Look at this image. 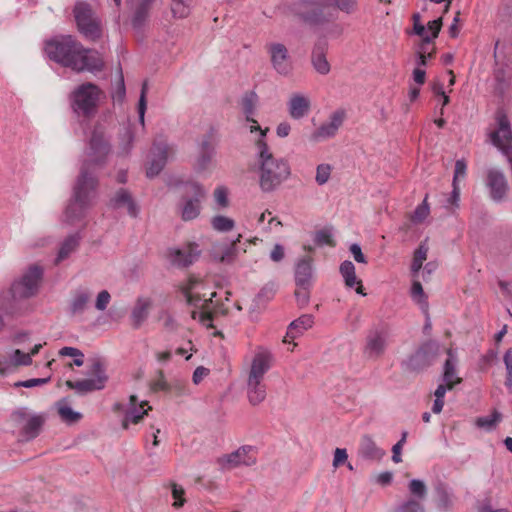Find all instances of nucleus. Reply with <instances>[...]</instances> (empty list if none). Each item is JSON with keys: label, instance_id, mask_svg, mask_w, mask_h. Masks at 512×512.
I'll return each instance as SVG.
<instances>
[{"label": "nucleus", "instance_id": "nucleus-1", "mask_svg": "<svg viewBox=\"0 0 512 512\" xmlns=\"http://www.w3.org/2000/svg\"><path fill=\"white\" fill-rule=\"evenodd\" d=\"M44 51L50 60L77 72L100 70L103 66L95 51L85 49L70 35L47 41Z\"/></svg>", "mask_w": 512, "mask_h": 512}, {"label": "nucleus", "instance_id": "nucleus-2", "mask_svg": "<svg viewBox=\"0 0 512 512\" xmlns=\"http://www.w3.org/2000/svg\"><path fill=\"white\" fill-rule=\"evenodd\" d=\"M256 166L259 175V186L263 192H272L286 181L291 169L287 160L276 157L268 143L262 140L257 143L255 152Z\"/></svg>", "mask_w": 512, "mask_h": 512}, {"label": "nucleus", "instance_id": "nucleus-3", "mask_svg": "<svg viewBox=\"0 0 512 512\" xmlns=\"http://www.w3.org/2000/svg\"><path fill=\"white\" fill-rule=\"evenodd\" d=\"M98 197V179L83 170L73 186L72 198L64 211V221L75 224L81 221Z\"/></svg>", "mask_w": 512, "mask_h": 512}, {"label": "nucleus", "instance_id": "nucleus-4", "mask_svg": "<svg viewBox=\"0 0 512 512\" xmlns=\"http://www.w3.org/2000/svg\"><path fill=\"white\" fill-rule=\"evenodd\" d=\"M42 277L41 266L36 264L29 266L23 275L11 284L8 291L0 292V311L6 315H14L15 302L34 297L38 293Z\"/></svg>", "mask_w": 512, "mask_h": 512}, {"label": "nucleus", "instance_id": "nucleus-5", "mask_svg": "<svg viewBox=\"0 0 512 512\" xmlns=\"http://www.w3.org/2000/svg\"><path fill=\"white\" fill-rule=\"evenodd\" d=\"M391 341V330L381 322L370 327L366 333L362 353L365 359L377 361L384 356Z\"/></svg>", "mask_w": 512, "mask_h": 512}, {"label": "nucleus", "instance_id": "nucleus-6", "mask_svg": "<svg viewBox=\"0 0 512 512\" xmlns=\"http://www.w3.org/2000/svg\"><path fill=\"white\" fill-rule=\"evenodd\" d=\"M110 152L111 145L107 140L104 131L96 127L89 140V145L85 152V158L80 168V173L83 170H86L87 173L95 176L91 169L103 166L106 163Z\"/></svg>", "mask_w": 512, "mask_h": 512}, {"label": "nucleus", "instance_id": "nucleus-7", "mask_svg": "<svg viewBox=\"0 0 512 512\" xmlns=\"http://www.w3.org/2000/svg\"><path fill=\"white\" fill-rule=\"evenodd\" d=\"M205 197L206 190L200 183L191 182L187 184L185 191L177 204V214L185 222L198 218L201 213L202 202Z\"/></svg>", "mask_w": 512, "mask_h": 512}, {"label": "nucleus", "instance_id": "nucleus-8", "mask_svg": "<svg viewBox=\"0 0 512 512\" xmlns=\"http://www.w3.org/2000/svg\"><path fill=\"white\" fill-rule=\"evenodd\" d=\"M199 287L200 284L198 282L189 281V283L182 288V293L187 304L196 308V310H193L191 313L192 318H198L203 325L211 326L212 312L210 304L212 303L213 297L216 296V293H211L210 298L206 299L204 296L202 297L198 291Z\"/></svg>", "mask_w": 512, "mask_h": 512}, {"label": "nucleus", "instance_id": "nucleus-9", "mask_svg": "<svg viewBox=\"0 0 512 512\" xmlns=\"http://www.w3.org/2000/svg\"><path fill=\"white\" fill-rule=\"evenodd\" d=\"M334 2L343 12H353L357 0H301L299 6L302 18L310 23H320L325 20L323 7Z\"/></svg>", "mask_w": 512, "mask_h": 512}, {"label": "nucleus", "instance_id": "nucleus-10", "mask_svg": "<svg viewBox=\"0 0 512 512\" xmlns=\"http://www.w3.org/2000/svg\"><path fill=\"white\" fill-rule=\"evenodd\" d=\"M99 96V88L92 83L78 86L71 96L74 112L83 116L93 115L96 111Z\"/></svg>", "mask_w": 512, "mask_h": 512}, {"label": "nucleus", "instance_id": "nucleus-11", "mask_svg": "<svg viewBox=\"0 0 512 512\" xmlns=\"http://www.w3.org/2000/svg\"><path fill=\"white\" fill-rule=\"evenodd\" d=\"M89 373L94 377L77 381L68 380L66 381V386L79 395L102 390L108 380L104 364L99 359L94 360L90 366Z\"/></svg>", "mask_w": 512, "mask_h": 512}, {"label": "nucleus", "instance_id": "nucleus-12", "mask_svg": "<svg viewBox=\"0 0 512 512\" xmlns=\"http://www.w3.org/2000/svg\"><path fill=\"white\" fill-rule=\"evenodd\" d=\"M175 155L173 145L167 143L164 139H156L153 142L149 160L146 167V176L154 178L164 169L168 160Z\"/></svg>", "mask_w": 512, "mask_h": 512}, {"label": "nucleus", "instance_id": "nucleus-13", "mask_svg": "<svg viewBox=\"0 0 512 512\" xmlns=\"http://www.w3.org/2000/svg\"><path fill=\"white\" fill-rule=\"evenodd\" d=\"M11 421L21 428L23 440L29 441L36 438L44 424V417L38 414H31L27 408H19L11 414Z\"/></svg>", "mask_w": 512, "mask_h": 512}, {"label": "nucleus", "instance_id": "nucleus-14", "mask_svg": "<svg viewBox=\"0 0 512 512\" xmlns=\"http://www.w3.org/2000/svg\"><path fill=\"white\" fill-rule=\"evenodd\" d=\"M74 16L79 31L86 37L95 39L100 36V25L92 8L85 2H79L74 7Z\"/></svg>", "mask_w": 512, "mask_h": 512}, {"label": "nucleus", "instance_id": "nucleus-15", "mask_svg": "<svg viewBox=\"0 0 512 512\" xmlns=\"http://www.w3.org/2000/svg\"><path fill=\"white\" fill-rule=\"evenodd\" d=\"M346 111L344 109H336L328 119L315 129L310 138L313 142H321L334 138L346 120Z\"/></svg>", "mask_w": 512, "mask_h": 512}, {"label": "nucleus", "instance_id": "nucleus-16", "mask_svg": "<svg viewBox=\"0 0 512 512\" xmlns=\"http://www.w3.org/2000/svg\"><path fill=\"white\" fill-rule=\"evenodd\" d=\"M439 353V344L436 341H427L422 344L407 360V368L419 371L430 366Z\"/></svg>", "mask_w": 512, "mask_h": 512}, {"label": "nucleus", "instance_id": "nucleus-17", "mask_svg": "<svg viewBox=\"0 0 512 512\" xmlns=\"http://www.w3.org/2000/svg\"><path fill=\"white\" fill-rule=\"evenodd\" d=\"M217 462L223 470H231L241 465L251 466L256 463L255 449L252 446H242L219 457Z\"/></svg>", "mask_w": 512, "mask_h": 512}, {"label": "nucleus", "instance_id": "nucleus-18", "mask_svg": "<svg viewBox=\"0 0 512 512\" xmlns=\"http://www.w3.org/2000/svg\"><path fill=\"white\" fill-rule=\"evenodd\" d=\"M268 52L276 72L283 76L289 75L292 71V63L287 48L281 43H271L268 45Z\"/></svg>", "mask_w": 512, "mask_h": 512}, {"label": "nucleus", "instance_id": "nucleus-19", "mask_svg": "<svg viewBox=\"0 0 512 512\" xmlns=\"http://www.w3.org/2000/svg\"><path fill=\"white\" fill-rule=\"evenodd\" d=\"M486 185L489 188L490 197L500 202L504 199L508 191V183L504 173L496 168L487 171Z\"/></svg>", "mask_w": 512, "mask_h": 512}, {"label": "nucleus", "instance_id": "nucleus-20", "mask_svg": "<svg viewBox=\"0 0 512 512\" xmlns=\"http://www.w3.org/2000/svg\"><path fill=\"white\" fill-rule=\"evenodd\" d=\"M287 112L294 120H301L306 117L311 110V100L309 96L302 93H293L287 101Z\"/></svg>", "mask_w": 512, "mask_h": 512}, {"label": "nucleus", "instance_id": "nucleus-21", "mask_svg": "<svg viewBox=\"0 0 512 512\" xmlns=\"http://www.w3.org/2000/svg\"><path fill=\"white\" fill-rule=\"evenodd\" d=\"M357 453L360 458L370 462H379L386 455L370 435L361 437Z\"/></svg>", "mask_w": 512, "mask_h": 512}, {"label": "nucleus", "instance_id": "nucleus-22", "mask_svg": "<svg viewBox=\"0 0 512 512\" xmlns=\"http://www.w3.org/2000/svg\"><path fill=\"white\" fill-rule=\"evenodd\" d=\"M109 207L112 209L126 208L129 216L136 218L139 214V207L130 192L120 188L115 192L109 201Z\"/></svg>", "mask_w": 512, "mask_h": 512}, {"label": "nucleus", "instance_id": "nucleus-23", "mask_svg": "<svg viewBox=\"0 0 512 512\" xmlns=\"http://www.w3.org/2000/svg\"><path fill=\"white\" fill-rule=\"evenodd\" d=\"M328 50V42L326 39H319L312 50L311 62L317 73L326 75L330 72V64L326 58Z\"/></svg>", "mask_w": 512, "mask_h": 512}, {"label": "nucleus", "instance_id": "nucleus-24", "mask_svg": "<svg viewBox=\"0 0 512 512\" xmlns=\"http://www.w3.org/2000/svg\"><path fill=\"white\" fill-rule=\"evenodd\" d=\"M150 409L151 407L147 401H139L136 395H131L125 409L124 427L127 426L128 422L138 423Z\"/></svg>", "mask_w": 512, "mask_h": 512}, {"label": "nucleus", "instance_id": "nucleus-25", "mask_svg": "<svg viewBox=\"0 0 512 512\" xmlns=\"http://www.w3.org/2000/svg\"><path fill=\"white\" fill-rule=\"evenodd\" d=\"M81 235L79 232L67 236L61 243L54 260L55 265L60 264L62 261L68 259L78 249L81 242Z\"/></svg>", "mask_w": 512, "mask_h": 512}, {"label": "nucleus", "instance_id": "nucleus-26", "mask_svg": "<svg viewBox=\"0 0 512 512\" xmlns=\"http://www.w3.org/2000/svg\"><path fill=\"white\" fill-rule=\"evenodd\" d=\"M271 356L267 352L257 353L251 363V368L248 374V378L264 380V376L270 369Z\"/></svg>", "mask_w": 512, "mask_h": 512}, {"label": "nucleus", "instance_id": "nucleus-27", "mask_svg": "<svg viewBox=\"0 0 512 512\" xmlns=\"http://www.w3.org/2000/svg\"><path fill=\"white\" fill-rule=\"evenodd\" d=\"M339 270H340V274L342 275V277L344 279L345 285L348 288L356 287L355 288L356 293H358L360 295H365V293L363 291L362 282H361V280H359L357 278L356 272H355V266L351 261L345 260L344 262H342Z\"/></svg>", "mask_w": 512, "mask_h": 512}, {"label": "nucleus", "instance_id": "nucleus-28", "mask_svg": "<svg viewBox=\"0 0 512 512\" xmlns=\"http://www.w3.org/2000/svg\"><path fill=\"white\" fill-rule=\"evenodd\" d=\"M171 256L174 264L181 267H187L198 258L199 250L195 244H189L183 249L174 250Z\"/></svg>", "mask_w": 512, "mask_h": 512}, {"label": "nucleus", "instance_id": "nucleus-29", "mask_svg": "<svg viewBox=\"0 0 512 512\" xmlns=\"http://www.w3.org/2000/svg\"><path fill=\"white\" fill-rule=\"evenodd\" d=\"M247 397L251 405L256 406L266 398V386L263 380L247 379Z\"/></svg>", "mask_w": 512, "mask_h": 512}, {"label": "nucleus", "instance_id": "nucleus-30", "mask_svg": "<svg viewBox=\"0 0 512 512\" xmlns=\"http://www.w3.org/2000/svg\"><path fill=\"white\" fill-rule=\"evenodd\" d=\"M91 300V292L86 289L75 291L70 301V313L72 315L83 314Z\"/></svg>", "mask_w": 512, "mask_h": 512}, {"label": "nucleus", "instance_id": "nucleus-31", "mask_svg": "<svg viewBox=\"0 0 512 512\" xmlns=\"http://www.w3.org/2000/svg\"><path fill=\"white\" fill-rule=\"evenodd\" d=\"M447 354L448 358L444 363L442 380L443 382L450 384L454 387L456 384H459L461 382V378L457 377L456 375L457 359L452 349H448Z\"/></svg>", "mask_w": 512, "mask_h": 512}, {"label": "nucleus", "instance_id": "nucleus-32", "mask_svg": "<svg viewBox=\"0 0 512 512\" xmlns=\"http://www.w3.org/2000/svg\"><path fill=\"white\" fill-rule=\"evenodd\" d=\"M151 302L146 298H138L131 312V321L134 328H139L149 314Z\"/></svg>", "mask_w": 512, "mask_h": 512}, {"label": "nucleus", "instance_id": "nucleus-33", "mask_svg": "<svg viewBox=\"0 0 512 512\" xmlns=\"http://www.w3.org/2000/svg\"><path fill=\"white\" fill-rule=\"evenodd\" d=\"M312 278V266L308 260H301L296 266L295 282L296 285L304 290L309 288Z\"/></svg>", "mask_w": 512, "mask_h": 512}, {"label": "nucleus", "instance_id": "nucleus-34", "mask_svg": "<svg viewBox=\"0 0 512 512\" xmlns=\"http://www.w3.org/2000/svg\"><path fill=\"white\" fill-rule=\"evenodd\" d=\"M314 324L313 317L305 314L290 323L287 337L295 338L301 335L304 331L311 328Z\"/></svg>", "mask_w": 512, "mask_h": 512}, {"label": "nucleus", "instance_id": "nucleus-35", "mask_svg": "<svg viewBox=\"0 0 512 512\" xmlns=\"http://www.w3.org/2000/svg\"><path fill=\"white\" fill-rule=\"evenodd\" d=\"M135 2V13L132 20L134 27H141L145 22L153 0H133Z\"/></svg>", "mask_w": 512, "mask_h": 512}, {"label": "nucleus", "instance_id": "nucleus-36", "mask_svg": "<svg viewBox=\"0 0 512 512\" xmlns=\"http://www.w3.org/2000/svg\"><path fill=\"white\" fill-rule=\"evenodd\" d=\"M217 154L216 150H210L209 152L199 151V154L195 160L194 169L198 173H202L210 168L212 165L215 156Z\"/></svg>", "mask_w": 512, "mask_h": 512}, {"label": "nucleus", "instance_id": "nucleus-37", "mask_svg": "<svg viewBox=\"0 0 512 512\" xmlns=\"http://www.w3.org/2000/svg\"><path fill=\"white\" fill-rule=\"evenodd\" d=\"M428 247L425 243H421L419 247L415 250L413 261L411 264V272L414 277L418 276L420 272L423 262L427 259Z\"/></svg>", "mask_w": 512, "mask_h": 512}, {"label": "nucleus", "instance_id": "nucleus-38", "mask_svg": "<svg viewBox=\"0 0 512 512\" xmlns=\"http://www.w3.org/2000/svg\"><path fill=\"white\" fill-rule=\"evenodd\" d=\"M211 226L217 232H229L234 229L235 221L224 215H216L211 219Z\"/></svg>", "mask_w": 512, "mask_h": 512}, {"label": "nucleus", "instance_id": "nucleus-39", "mask_svg": "<svg viewBox=\"0 0 512 512\" xmlns=\"http://www.w3.org/2000/svg\"><path fill=\"white\" fill-rule=\"evenodd\" d=\"M502 415L498 411H493L491 415L478 417L476 426L486 431H491L501 421Z\"/></svg>", "mask_w": 512, "mask_h": 512}, {"label": "nucleus", "instance_id": "nucleus-40", "mask_svg": "<svg viewBox=\"0 0 512 512\" xmlns=\"http://www.w3.org/2000/svg\"><path fill=\"white\" fill-rule=\"evenodd\" d=\"M193 0H173L171 11L174 17L186 18L191 13Z\"/></svg>", "mask_w": 512, "mask_h": 512}, {"label": "nucleus", "instance_id": "nucleus-41", "mask_svg": "<svg viewBox=\"0 0 512 512\" xmlns=\"http://www.w3.org/2000/svg\"><path fill=\"white\" fill-rule=\"evenodd\" d=\"M241 235H238V237L232 241V243L229 246H226L221 254L219 255L218 259L222 263H232L237 255H238V247L237 244L240 242Z\"/></svg>", "mask_w": 512, "mask_h": 512}, {"label": "nucleus", "instance_id": "nucleus-42", "mask_svg": "<svg viewBox=\"0 0 512 512\" xmlns=\"http://www.w3.org/2000/svg\"><path fill=\"white\" fill-rule=\"evenodd\" d=\"M58 413L66 423H75L82 417L79 412L74 411L70 406L62 402L58 404Z\"/></svg>", "mask_w": 512, "mask_h": 512}, {"label": "nucleus", "instance_id": "nucleus-43", "mask_svg": "<svg viewBox=\"0 0 512 512\" xmlns=\"http://www.w3.org/2000/svg\"><path fill=\"white\" fill-rule=\"evenodd\" d=\"M135 139L134 132L130 128V126H126L124 128L123 133L120 135V149L122 154H129Z\"/></svg>", "mask_w": 512, "mask_h": 512}, {"label": "nucleus", "instance_id": "nucleus-44", "mask_svg": "<svg viewBox=\"0 0 512 512\" xmlns=\"http://www.w3.org/2000/svg\"><path fill=\"white\" fill-rule=\"evenodd\" d=\"M60 356L72 357L74 365L80 367L84 364V354L81 350L75 347L65 346L59 350Z\"/></svg>", "mask_w": 512, "mask_h": 512}, {"label": "nucleus", "instance_id": "nucleus-45", "mask_svg": "<svg viewBox=\"0 0 512 512\" xmlns=\"http://www.w3.org/2000/svg\"><path fill=\"white\" fill-rule=\"evenodd\" d=\"M250 124V126L248 127L250 133H255L256 134V137L254 138V146H255V151L257 152V143L258 141L262 140L264 143H267V133L269 131V128H265V129H262L257 121L252 118V120L248 121Z\"/></svg>", "mask_w": 512, "mask_h": 512}, {"label": "nucleus", "instance_id": "nucleus-46", "mask_svg": "<svg viewBox=\"0 0 512 512\" xmlns=\"http://www.w3.org/2000/svg\"><path fill=\"white\" fill-rule=\"evenodd\" d=\"M429 213H430V208L427 203V196H426L424 198L423 202L416 207L415 211L413 212V214L411 216V220L415 224L422 223L428 217Z\"/></svg>", "mask_w": 512, "mask_h": 512}, {"label": "nucleus", "instance_id": "nucleus-47", "mask_svg": "<svg viewBox=\"0 0 512 512\" xmlns=\"http://www.w3.org/2000/svg\"><path fill=\"white\" fill-rule=\"evenodd\" d=\"M256 100L257 97L254 93L246 95L242 100V108L246 117V121H250L253 118Z\"/></svg>", "mask_w": 512, "mask_h": 512}, {"label": "nucleus", "instance_id": "nucleus-48", "mask_svg": "<svg viewBox=\"0 0 512 512\" xmlns=\"http://www.w3.org/2000/svg\"><path fill=\"white\" fill-rule=\"evenodd\" d=\"M408 488L410 493L419 499L425 498L427 494V488L425 483L419 479H412L409 483Z\"/></svg>", "mask_w": 512, "mask_h": 512}, {"label": "nucleus", "instance_id": "nucleus-49", "mask_svg": "<svg viewBox=\"0 0 512 512\" xmlns=\"http://www.w3.org/2000/svg\"><path fill=\"white\" fill-rule=\"evenodd\" d=\"M11 363L13 366H28L32 363L31 354L16 349L11 355Z\"/></svg>", "mask_w": 512, "mask_h": 512}, {"label": "nucleus", "instance_id": "nucleus-50", "mask_svg": "<svg viewBox=\"0 0 512 512\" xmlns=\"http://www.w3.org/2000/svg\"><path fill=\"white\" fill-rule=\"evenodd\" d=\"M146 93H147V83L144 82L141 89V95L138 103V114H139V122L144 127L145 125V112L147 108L146 102Z\"/></svg>", "mask_w": 512, "mask_h": 512}, {"label": "nucleus", "instance_id": "nucleus-51", "mask_svg": "<svg viewBox=\"0 0 512 512\" xmlns=\"http://www.w3.org/2000/svg\"><path fill=\"white\" fill-rule=\"evenodd\" d=\"M331 174V166L329 164H320L316 169L315 180L319 185H324L328 182Z\"/></svg>", "mask_w": 512, "mask_h": 512}, {"label": "nucleus", "instance_id": "nucleus-52", "mask_svg": "<svg viewBox=\"0 0 512 512\" xmlns=\"http://www.w3.org/2000/svg\"><path fill=\"white\" fill-rule=\"evenodd\" d=\"M314 241L317 245L323 246V245H329L334 246L335 243L332 239V234L329 230L323 229L316 232Z\"/></svg>", "mask_w": 512, "mask_h": 512}, {"label": "nucleus", "instance_id": "nucleus-53", "mask_svg": "<svg viewBox=\"0 0 512 512\" xmlns=\"http://www.w3.org/2000/svg\"><path fill=\"white\" fill-rule=\"evenodd\" d=\"M397 512H425V510L420 502L410 499L399 506Z\"/></svg>", "mask_w": 512, "mask_h": 512}, {"label": "nucleus", "instance_id": "nucleus-54", "mask_svg": "<svg viewBox=\"0 0 512 512\" xmlns=\"http://www.w3.org/2000/svg\"><path fill=\"white\" fill-rule=\"evenodd\" d=\"M436 492L438 495V501H439L440 507L448 508L452 505V496L446 490L445 487H443V486L437 487Z\"/></svg>", "mask_w": 512, "mask_h": 512}, {"label": "nucleus", "instance_id": "nucleus-55", "mask_svg": "<svg viewBox=\"0 0 512 512\" xmlns=\"http://www.w3.org/2000/svg\"><path fill=\"white\" fill-rule=\"evenodd\" d=\"M467 164L464 159H459L455 163L454 177L452 184H458V181L466 177Z\"/></svg>", "mask_w": 512, "mask_h": 512}, {"label": "nucleus", "instance_id": "nucleus-56", "mask_svg": "<svg viewBox=\"0 0 512 512\" xmlns=\"http://www.w3.org/2000/svg\"><path fill=\"white\" fill-rule=\"evenodd\" d=\"M413 21L415 34L422 37L424 43H430L431 38L426 34L425 27L420 23V15L418 13L413 15Z\"/></svg>", "mask_w": 512, "mask_h": 512}, {"label": "nucleus", "instance_id": "nucleus-57", "mask_svg": "<svg viewBox=\"0 0 512 512\" xmlns=\"http://www.w3.org/2000/svg\"><path fill=\"white\" fill-rule=\"evenodd\" d=\"M110 300L111 295L107 290L100 291L95 301V308L99 311H104L109 305Z\"/></svg>", "mask_w": 512, "mask_h": 512}, {"label": "nucleus", "instance_id": "nucleus-58", "mask_svg": "<svg viewBox=\"0 0 512 512\" xmlns=\"http://www.w3.org/2000/svg\"><path fill=\"white\" fill-rule=\"evenodd\" d=\"M49 381H50V377L33 378V379L24 380V381H18L14 384V386L15 387L33 388L36 386L44 385V384L48 383Z\"/></svg>", "mask_w": 512, "mask_h": 512}, {"label": "nucleus", "instance_id": "nucleus-59", "mask_svg": "<svg viewBox=\"0 0 512 512\" xmlns=\"http://www.w3.org/2000/svg\"><path fill=\"white\" fill-rule=\"evenodd\" d=\"M412 298L418 303L426 304V296L419 281H414L411 288Z\"/></svg>", "mask_w": 512, "mask_h": 512}, {"label": "nucleus", "instance_id": "nucleus-60", "mask_svg": "<svg viewBox=\"0 0 512 512\" xmlns=\"http://www.w3.org/2000/svg\"><path fill=\"white\" fill-rule=\"evenodd\" d=\"M227 194V189L225 187H217L214 191L215 202L221 207H226L228 205Z\"/></svg>", "mask_w": 512, "mask_h": 512}, {"label": "nucleus", "instance_id": "nucleus-61", "mask_svg": "<svg viewBox=\"0 0 512 512\" xmlns=\"http://www.w3.org/2000/svg\"><path fill=\"white\" fill-rule=\"evenodd\" d=\"M183 495H184V489L181 486L173 484L172 496L175 499V501L173 503L174 507L179 508V507L183 506V504H184Z\"/></svg>", "mask_w": 512, "mask_h": 512}, {"label": "nucleus", "instance_id": "nucleus-62", "mask_svg": "<svg viewBox=\"0 0 512 512\" xmlns=\"http://www.w3.org/2000/svg\"><path fill=\"white\" fill-rule=\"evenodd\" d=\"M350 252L354 258V260L358 263H367L366 257L362 253L361 247L359 244L354 243L350 246Z\"/></svg>", "mask_w": 512, "mask_h": 512}, {"label": "nucleus", "instance_id": "nucleus-63", "mask_svg": "<svg viewBox=\"0 0 512 512\" xmlns=\"http://www.w3.org/2000/svg\"><path fill=\"white\" fill-rule=\"evenodd\" d=\"M348 455L346 449L336 448L334 452L333 466L338 467L347 461Z\"/></svg>", "mask_w": 512, "mask_h": 512}, {"label": "nucleus", "instance_id": "nucleus-64", "mask_svg": "<svg viewBox=\"0 0 512 512\" xmlns=\"http://www.w3.org/2000/svg\"><path fill=\"white\" fill-rule=\"evenodd\" d=\"M208 374H209V369H207L203 366L197 367L193 372V376H192L193 383L196 385L199 384L203 380V378L206 377Z\"/></svg>", "mask_w": 512, "mask_h": 512}]
</instances>
